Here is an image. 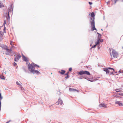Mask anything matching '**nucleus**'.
<instances>
[{
    "instance_id": "nucleus-1",
    "label": "nucleus",
    "mask_w": 123,
    "mask_h": 123,
    "mask_svg": "<svg viewBox=\"0 0 123 123\" xmlns=\"http://www.w3.org/2000/svg\"><path fill=\"white\" fill-rule=\"evenodd\" d=\"M91 16L92 17L90 18V24L91 25V27L92 29V31L94 30L97 31V30L95 27V15L93 12H92L91 13Z\"/></svg>"
},
{
    "instance_id": "nucleus-2",
    "label": "nucleus",
    "mask_w": 123,
    "mask_h": 123,
    "mask_svg": "<svg viewBox=\"0 0 123 123\" xmlns=\"http://www.w3.org/2000/svg\"><path fill=\"white\" fill-rule=\"evenodd\" d=\"M28 68L29 70L31 73H35L38 74L40 73L38 71L35 70L33 66L32 65H31L29 63L28 65Z\"/></svg>"
},
{
    "instance_id": "nucleus-3",
    "label": "nucleus",
    "mask_w": 123,
    "mask_h": 123,
    "mask_svg": "<svg viewBox=\"0 0 123 123\" xmlns=\"http://www.w3.org/2000/svg\"><path fill=\"white\" fill-rule=\"evenodd\" d=\"M103 70L106 72L107 74H109L110 75L112 74H114L113 72L114 71V69L111 68H104L103 69Z\"/></svg>"
},
{
    "instance_id": "nucleus-4",
    "label": "nucleus",
    "mask_w": 123,
    "mask_h": 123,
    "mask_svg": "<svg viewBox=\"0 0 123 123\" xmlns=\"http://www.w3.org/2000/svg\"><path fill=\"white\" fill-rule=\"evenodd\" d=\"M78 75H82L84 74H86L88 75H90V74L89 71H86L81 70L78 73Z\"/></svg>"
},
{
    "instance_id": "nucleus-5",
    "label": "nucleus",
    "mask_w": 123,
    "mask_h": 123,
    "mask_svg": "<svg viewBox=\"0 0 123 123\" xmlns=\"http://www.w3.org/2000/svg\"><path fill=\"white\" fill-rule=\"evenodd\" d=\"M112 54L113 57L114 58H116L117 57V56L118 55V54L114 49H112Z\"/></svg>"
},
{
    "instance_id": "nucleus-6",
    "label": "nucleus",
    "mask_w": 123,
    "mask_h": 123,
    "mask_svg": "<svg viewBox=\"0 0 123 123\" xmlns=\"http://www.w3.org/2000/svg\"><path fill=\"white\" fill-rule=\"evenodd\" d=\"M15 57L14 59V61L15 62H17L19 60V59L21 57V56L20 54H18L17 56L14 55Z\"/></svg>"
},
{
    "instance_id": "nucleus-7",
    "label": "nucleus",
    "mask_w": 123,
    "mask_h": 123,
    "mask_svg": "<svg viewBox=\"0 0 123 123\" xmlns=\"http://www.w3.org/2000/svg\"><path fill=\"white\" fill-rule=\"evenodd\" d=\"M6 52L5 53L6 54L8 55H10L12 51L11 48L9 49H8L7 48V49H6Z\"/></svg>"
},
{
    "instance_id": "nucleus-8",
    "label": "nucleus",
    "mask_w": 123,
    "mask_h": 123,
    "mask_svg": "<svg viewBox=\"0 0 123 123\" xmlns=\"http://www.w3.org/2000/svg\"><path fill=\"white\" fill-rule=\"evenodd\" d=\"M69 91L70 92H75L77 91L78 92L79 91V90H77L75 89L72 88H69Z\"/></svg>"
},
{
    "instance_id": "nucleus-9",
    "label": "nucleus",
    "mask_w": 123,
    "mask_h": 123,
    "mask_svg": "<svg viewBox=\"0 0 123 123\" xmlns=\"http://www.w3.org/2000/svg\"><path fill=\"white\" fill-rule=\"evenodd\" d=\"M99 106L101 107H103L104 108H106L107 107V105L106 104H105L103 103L99 104Z\"/></svg>"
},
{
    "instance_id": "nucleus-10",
    "label": "nucleus",
    "mask_w": 123,
    "mask_h": 123,
    "mask_svg": "<svg viewBox=\"0 0 123 123\" xmlns=\"http://www.w3.org/2000/svg\"><path fill=\"white\" fill-rule=\"evenodd\" d=\"M115 104H118L119 106H121L123 105V104L120 102L117 101H116Z\"/></svg>"
},
{
    "instance_id": "nucleus-11",
    "label": "nucleus",
    "mask_w": 123,
    "mask_h": 123,
    "mask_svg": "<svg viewBox=\"0 0 123 123\" xmlns=\"http://www.w3.org/2000/svg\"><path fill=\"white\" fill-rule=\"evenodd\" d=\"M0 46L2 48L6 50L7 48V47L4 44H2L0 45Z\"/></svg>"
},
{
    "instance_id": "nucleus-12",
    "label": "nucleus",
    "mask_w": 123,
    "mask_h": 123,
    "mask_svg": "<svg viewBox=\"0 0 123 123\" xmlns=\"http://www.w3.org/2000/svg\"><path fill=\"white\" fill-rule=\"evenodd\" d=\"M22 57L23 60L25 62H26L27 63H27V62H28V61L27 58L25 56L23 55Z\"/></svg>"
},
{
    "instance_id": "nucleus-13",
    "label": "nucleus",
    "mask_w": 123,
    "mask_h": 123,
    "mask_svg": "<svg viewBox=\"0 0 123 123\" xmlns=\"http://www.w3.org/2000/svg\"><path fill=\"white\" fill-rule=\"evenodd\" d=\"M58 103L57 104L58 105L59 104L61 105H62L63 103V101L62 100L60 99V98H59L58 102Z\"/></svg>"
},
{
    "instance_id": "nucleus-14",
    "label": "nucleus",
    "mask_w": 123,
    "mask_h": 123,
    "mask_svg": "<svg viewBox=\"0 0 123 123\" xmlns=\"http://www.w3.org/2000/svg\"><path fill=\"white\" fill-rule=\"evenodd\" d=\"M12 10H13V4H12L10 6V9H9L8 11V13H9V12H10L11 11V9H12Z\"/></svg>"
},
{
    "instance_id": "nucleus-15",
    "label": "nucleus",
    "mask_w": 123,
    "mask_h": 123,
    "mask_svg": "<svg viewBox=\"0 0 123 123\" xmlns=\"http://www.w3.org/2000/svg\"><path fill=\"white\" fill-rule=\"evenodd\" d=\"M59 73L60 74H61L63 75L64 74V73L65 72V71L64 70H61V72L59 71Z\"/></svg>"
},
{
    "instance_id": "nucleus-16",
    "label": "nucleus",
    "mask_w": 123,
    "mask_h": 123,
    "mask_svg": "<svg viewBox=\"0 0 123 123\" xmlns=\"http://www.w3.org/2000/svg\"><path fill=\"white\" fill-rule=\"evenodd\" d=\"M100 41V39H98L97 41L95 42V44L97 45L99 44L100 43V42L99 41Z\"/></svg>"
},
{
    "instance_id": "nucleus-17",
    "label": "nucleus",
    "mask_w": 123,
    "mask_h": 123,
    "mask_svg": "<svg viewBox=\"0 0 123 123\" xmlns=\"http://www.w3.org/2000/svg\"><path fill=\"white\" fill-rule=\"evenodd\" d=\"M31 65H32L34 68L36 66H37L38 67H39V66L37 65V64H35L33 62L32 63Z\"/></svg>"
},
{
    "instance_id": "nucleus-18",
    "label": "nucleus",
    "mask_w": 123,
    "mask_h": 123,
    "mask_svg": "<svg viewBox=\"0 0 123 123\" xmlns=\"http://www.w3.org/2000/svg\"><path fill=\"white\" fill-rule=\"evenodd\" d=\"M4 6L1 2H0V8L4 7Z\"/></svg>"
},
{
    "instance_id": "nucleus-19",
    "label": "nucleus",
    "mask_w": 123,
    "mask_h": 123,
    "mask_svg": "<svg viewBox=\"0 0 123 123\" xmlns=\"http://www.w3.org/2000/svg\"><path fill=\"white\" fill-rule=\"evenodd\" d=\"M0 78L2 80H5V79L4 76L2 75H0Z\"/></svg>"
},
{
    "instance_id": "nucleus-20",
    "label": "nucleus",
    "mask_w": 123,
    "mask_h": 123,
    "mask_svg": "<svg viewBox=\"0 0 123 123\" xmlns=\"http://www.w3.org/2000/svg\"><path fill=\"white\" fill-rule=\"evenodd\" d=\"M113 3L115 4L117 1V0H111Z\"/></svg>"
},
{
    "instance_id": "nucleus-21",
    "label": "nucleus",
    "mask_w": 123,
    "mask_h": 123,
    "mask_svg": "<svg viewBox=\"0 0 123 123\" xmlns=\"http://www.w3.org/2000/svg\"><path fill=\"white\" fill-rule=\"evenodd\" d=\"M117 94L119 95L123 96V93L121 92L117 93Z\"/></svg>"
},
{
    "instance_id": "nucleus-22",
    "label": "nucleus",
    "mask_w": 123,
    "mask_h": 123,
    "mask_svg": "<svg viewBox=\"0 0 123 123\" xmlns=\"http://www.w3.org/2000/svg\"><path fill=\"white\" fill-rule=\"evenodd\" d=\"M4 34L3 32L0 31V36H2Z\"/></svg>"
},
{
    "instance_id": "nucleus-23",
    "label": "nucleus",
    "mask_w": 123,
    "mask_h": 123,
    "mask_svg": "<svg viewBox=\"0 0 123 123\" xmlns=\"http://www.w3.org/2000/svg\"><path fill=\"white\" fill-rule=\"evenodd\" d=\"M100 35H98V39H100L101 38V37L102 35L100 34Z\"/></svg>"
},
{
    "instance_id": "nucleus-24",
    "label": "nucleus",
    "mask_w": 123,
    "mask_h": 123,
    "mask_svg": "<svg viewBox=\"0 0 123 123\" xmlns=\"http://www.w3.org/2000/svg\"><path fill=\"white\" fill-rule=\"evenodd\" d=\"M3 98V97L1 96V93H0V101H1Z\"/></svg>"
},
{
    "instance_id": "nucleus-25",
    "label": "nucleus",
    "mask_w": 123,
    "mask_h": 123,
    "mask_svg": "<svg viewBox=\"0 0 123 123\" xmlns=\"http://www.w3.org/2000/svg\"><path fill=\"white\" fill-rule=\"evenodd\" d=\"M7 19L8 20H9V19H10V16H9V13H8V16L7 18Z\"/></svg>"
},
{
    "instance_id": "nucleus-26",
    "label": "nucleus",
    "mask_w": 123,
    "mask_h": 123,
    "mask_svg": "<svg viewBox=\"0 0 123 123\" xmlns=\"http://www.w3.org/2000/svg\"><path fill=\"white\" fill-rule=\"evenodd\" d=\"M97 45H96V44H95V45H94L91 48V49H92V48H95L96 46H97Z\"/></svg>"
},
{
    "instance_id": "nucleus-27",
    "label": "nucleus",
    "mask_w": 123,
    "mask_h": 123,
    "mask_svg": "<svg viewBox=\"0 0 123 123\" xmlns=\"http://www.w3.org/2000/svg\"><path fill=\"white\" fill-rule=\"evenodd\" d=\"M16 84L18 85H19V86H20V84L18 82V81H17L16 82Z\"/></svg>"
},
{
    "instance_id": "nucleus-28",
    "label": "nucleus",
    "mask_w": 123,
    "mask_h": 123,
    "mask_svg": "<svg viewBox=\"0 0 123 123\" xmlns=\"http://www.w3.org/2000/svg\"><path fill=\"white\" fill-rule=\"evenodd\" d=\"M69 75H67V76L66 77H65V78H66V79H67L69 78Z\"/></svg>"
},
{
    "instance_id": "nucleus-29",
    "label": "nucleus",
    "mask_w": 123,
    "mask_h": 123,
    "mask_svg": "<svg viewBox=\"0 0 123 123\" xmlns=\"http://www.w3.org/2000/svg\"><path fill=\"white\" fill-rule=\"evenodd\" d=\"M116 91L117 92H120V91L119 89H117L116 90Z\"/></svg>"
},
{
    "instance_id": "nucleus-30",
    "label": "nucleus",
    "mask_w": 123,
    "mask_h": 123,
    "mask_svg": "<svg viewBox=\"0 0 123 123\" xmlns=\"http://www.w3.org/2000/svg\"><path fill=\"white\" fill-rule=\"evenodd\" d=\"M72 70V68H69V71H71Z\"/></svg>"
},
{
    "instance_id": "nucleus-31",
    "label": "nucleus",
    "mask_w": 123,
    "mask_h": 123,
    "mask_svg": "<svg viewBox=\"0 0 123 123\" xmlns=\"http://www.w3.org/2000/svg\"><path fill=\"white\" fill-rule=\"evenodd\" d=\"M103 41V39H100V41H99L100 43L101 42H102Z\"/></svg>"
},
{
    "instance_id": "nucleus-32",
    "label": "nucleus",
    "mask_w": 123,
    "mask_h": 123,
    "mask_svg": "<svg viewBox=\"0 0 123 123\" xmlns=\"http://www.w3.org/2000/svg\"><path fill=\"white\" fill-rule=\"evenodd\" d=\"M10 44L12 45V47H13V46L12 45H13V43L12 42V41H11V42L10 43Z\"/></svg>"
},
{
    "instance_id": "nucleus-33",
    "label": "nucleus",
    "mask_w": 123,
    "mask_h": 123,
    "mask_svg": "<svg viewBox=\"0 0 123 123\" xmlns=\"http://www.w3.org/2000/svg\"><path fill=\"white\" fill-rule=\"evenodd\" d=\"M6 29V28L5 27V26L4 27V32H5V33H6V31H5V30Z\"/></svg>"
},
{
    "instance_id": "nucleus-34",
    "label": "nucleus",
    "mask_w": 123,
    "mask_h": 123,
    "mask_svg": "<svg viewBox=\"0 0 123 123\" xmlns=\"http://www.w3.org/2000/svg\"><path fill=\"white\" fill-rule=\"evenodd\" d=\"M69 73V72H68L65 74V75H66L67 76L68 75V74Z\"/></svg>"
},
{
    "instance_id": "nucleus-35",
    "label": "nucleus",
    "mask_w": 123,
    "mask_h": 123,
    "mask_svg": "<svg viewBox=\"0 0 123 123\" xmlns=\"http://www.w3.org/2000/svg\"><path fill=\"white\" fill-rule=\"evenodd\" d=\"M89 4L90 5H91L92 4V2H89Z\"/></svg>"
},
{
    "instance_id": "nucleus-36",
    "label": "nucleus",
    "mask_w": 123,
    "mask_h": 123,
    "mask_svg": "<svg viewBox=\"0 0 123 123\" xmlns=\"http://www.w3.org/2000/svg\"><path fill=\"white\" fill-rule=\"evenodd\" d=\"M6 23V20H5L4 22V23L3 24V25H5Z\"/></svg>"
},
{
    "instance_id": "nucleus-37",
    "label": "nucleus",
    "mask_w": 123,
    "mask_h": 123,
    "mask_svg": "<svg viewBox=\"0 0 123 123\" xmlns=\"http://www.w3.org/2000/svg\"><path fill=\"white\" fill-rule=\"evenodd\" d=\"M17 64L16 63H15V62H14L13 63V65L14 66H15Z\"/></svg>"
},
{
    "instance_id": "nucleus-38",
    "label": "nucleus",
    "mask_w": 123,
    "mask_h": 123,
    "mask_svg": "<svg viewBox=\"0 0 123 123\" xmlns=\"http://www.w3.org/2000/svg\"><path fill=\"white\" fill-rule=\"evenodd\" d=\"M83 78H85V79H87V80H89V81H91V82H92V81H91V80H88V79H87V78H85V77H83Z\"/></svg>"
},
{
    "instance_id": "nucleus-39",
    "label": "nucleus",
    "mask_w": 123,
    "mask_h": 123,
    "mask_svg": "<svg viewBox=\"0 0 123 123\" xmlns=\"http://www.w3.org/2000/svg\"><path fill=\"white\" fill-rule=\"evenodd\" d=\"M0 107H1V101H0Z\"/></svg>"
},
{
    "instance_id": "nucleus-40",
    "label": "nucleus",
    "mask_w": 123,
    "mask_h": 123,
    "mask_svg": "<svg viewBox=\"0 0 123 123\" xmlns=\"http://www.w3.org/2000/svg\"><path fill=\"white\" fill-rule=\"evenodd\" d=\"M118 72H119V73H121V71H120V70H119Z\"/></svg>"
},
{
    "instance_id": "nucleus-41",
    "label": "nucleus",
    "mask_w": 123,
    "mask_h": 123,
    "mask_svg": "<svg viewBox=\"0 0 123 123\" xmlns=\"http://www.w3.org/2000/svg\"><path fill=\"white\" fill-rule=\"evenodd\" d=\"M97 34L98 35H100V33H98V32H97Z\"/></svg>"
},
{
    "instance_id": "nucleus-42",
    "label": "nucleus",
    "mask_w": 123,
    "mask_h": 123,
    "mask_svg": "<svg viewBox=\"0 0 123 123\" xmlns=\"http://www.w3.org/2000/svg\"><path fill=\"white\" fill-rule=\"evenodd\" d=\"M110 55H111V52H110Z\"/></svg>"
},
{
    "instance_id": "nucleus-43",
    "label": "nucleus",
    "mask_w": 123,
    "mask_h": 123,
    "mask_svg": "<svg viewBox=\"0 0 123 123\" xmlns=\"http://www.w3.org/2000/svg\"><path fill=\"white\" fill-rule=\"evenodd\" d=\"M9 122V121H8V122H6V123H8Z\"/></svg>"
},
{
    "instance_id": "nucleus-44",
    "label": "nucleus",
    "mask_w": 123,
    "mask_h": 123,
    "mask_svg": "<svg viewBox=\"0 0 123 123\" xmlns=\"http://www.w3.org/2000/svg\"><path fill=\"white\" fill-rule=\"evenodd\" d=\"M101 31H103V29H101Z\"/></svg>"
},
{
    "instance_id": "nucleus-45",
    "label": "nucleus",
    "mask_w": 123,
    "mask_h": 123,
    "mask_svg": "<svg viewBox=\"0 0 123 123\" xmlns=\"http://www.w3.org/2000/svg\"><path fill=\"white\" fill-rule=\"evenodd\" d=\"M109 2H107V4L108 3H109Z\"/></svg>"
},
{
    "instance_id": "nucleus-46",
    "label": "nucleus",
    "mask_w": 123,
    "mask_h": 123,
    "mask_svg": "<svg viewBox=\"0 0 123 123\" xmlns=\"http://www.w3.org/2000/svg\"><path fill=\"white\" fill-rule=\"evenodd\" d=\"M122 47V48L123 49V47Z\"/></svg>"
},
{
    "instance_id": "nucleus-47",
    "label": "nucleus",
    "mask_w": 123,
    "mask_h": 123,
    "mask_svg": "<svg viewBox=\"0 0 123 123\" xmlns=\"http://www.w3.org/2000/svg\"><path fill=\"white\" fill-rule=\"evenodd\" d=\"M122 47V48L123 49V47Z\"/></svg>"
},
{
    "instance_id": "nucleus-48",
    "label": "nucleus",
    "mask_w": 123,
    "mask_h": 123,
    "mask_svg": "<svg viewBox=\"0 0 123 123\" xmlns=\"http://www.w3.org/2000/svg\"><path fill=\"white\" fill-rule=\"evenodd\" d=\"M107 26H108V25H107V26H106V27H107Z\"/></svg>"
},
{
    "instance_id": "nucleus-49",
    "label": "nucleus",
    "mask_w": 123,
    "mask_h": 123,
    "mask_svg": "<svg viewBox=\"0 0 123 123\" xmlns=\"http://www.w3.org/2000/svg\"><path fill=\"white\" fill-rule=\"evenodd\" d=\"M99 48H100L99 47H98V49H99Z\"/></svg>"
},
{
    "instance_id": "nucleus-50",
    "label": "nucleus",
    "mask_w": 123,
    "mask_h": 123,
    "mask_svg": "<svg viewBox=\"0 0 123 123\" xmlns=\"http://www.w3.org/2000/svg\"><path fill=\"white\" fill-rule=\"evenodd\" d=\"M10 120H9V122H10Z\"/></svg>"
},
{
    "instance_id": "nucleus-51",
    "label": "nucleus",
    "mask_w": 123,
    "mask_h": 123,
    "mask_svg": "<svg viewBox=\"0 0 123 123\" xmlns=\"http://www.w3.org/2000/svg\"><path fill=\"white\" fill-rule=\"evenodd\" d=\"M117 75H118V74H117Z\"/></svg>"
}]
</instances>
